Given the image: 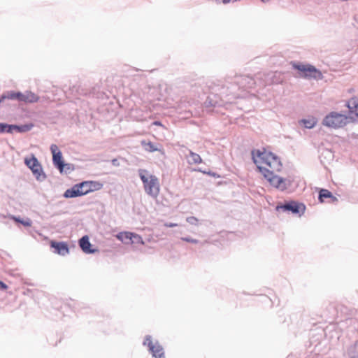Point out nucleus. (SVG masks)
<instances>
[{"label": "nucleus", "mask_w": 358, "mask_h": 358, "mask_svg": "<svg viewBox=\"0 0 358 358\" xmlns=\"http://www.w3.org/2000/svg\"><path fill=\"white\" fill-rule=\"evenodd\" d=\"M141 144L144 147V148L146 151L152 152L159 150L158 148L150 141L145 142V141H143L141 142Z\"/></svg>", "instance_id": "b1692460"}, {"label": "nucleus", "mask_w": 358, "mask_h": 358, "mask_svg": "<svg viewBox=\"0 0 358 358\" xmlns=\"http://www.w3.org/2000/svg\"><path fill=\"white\" fill-rule=\"evenodd\" d=\"M131 236H132L131 237V244L132 243L141 244V245L144 244L143 240L140 235L135 234V233H132Z\"/></svg>", "instance_id": "c85d7f7f"}, {"label": "nucleus", "mask_w": 358, "mask_h": 358, "mask_svg": "<svg viewBox=\"0 0 358 358\" xmlns=\"http://www.w3.org/2000/svg\"><path fill=\"white\" fill-rule=\"evenodd\" d=\"M78 244L83 252L85 254H94L97 251L96 249L92 248V244L90 242L88 236H83L78 241Z\"/></svg>", "instance_id": "f8f14e48"}, {"label": "nucleus", "mask_w": 358, "mask_h": 358, "mask_svg": "<svg viewBox=\"0 0 358 358\" xmlns=\"http://www.w3.org/2000/svg\"><path fill=\"white\" fill-rule=\"evenodd\" d=\"M182 240L184 241L188 242V243H199V240L194 239L191 237H183V238H182Z\"/></svg>", "instance_id": "f704fd0d"}, {"label": "nucleus", "mask_w": 358, "mask_h": 358, "mask_svg": "<svg viewBox=\"0 0 358 358\" xmlns=\"http://www.w3.org/2000/svg\"><path fill=\"white\" fill-rule=\"evenodd\" d=\"M61 173H64L69 174L74 170V166L72 164L65 163L64 162V166L62 168L57 169Z\"/></svg>", "instance_id": "393cba45"}, {"label": "nucleus", "mask_w": 358, "mask_h": 358, "mask_svg": "<svg viewBox=\"0 0 358 358\" xmlns=\"http://www.w3.org/2000/svg\"><path fill=\"white\" fill-rule=\"evenodd\" d=\"M252 159L254 164H256L257 166H261L262 164H269L268 161H270L271 156H272V152H267L265 150L261 151L260 150H252L251 152Z\"/></svg>", "instance_id": "39448f33"}, {"label": "nucleus", "mask_w": 358, "mask_h": 358, "mask_svg": "<svg viewBox=\"0 0 358 358\" xmlns=\"http://www.w3.org/2000/svg\"><path fill=\"white\" fill-rule=\"evenodd\" d=\"M144 345H148L149 350L152 353V356L155 358H164V349L156 342L155 344L152 343V337L149 335L146 336L145 341H143Z\"/></svg>", "instance_id": "423d86ee"}, {"label": "nucleus", "mask_w": 358, "mask_h": 358, "mask_svg": "<svg viewBox=\"0 0 358 358\" xmlns=\"http://www.w3.org/2000/svg\"><path fill=\"white\" fill-rule=\"evenodd\" d=\"M8 289V285L4 283L3 281L0 280V290H6Z\"/></svg>", "instance_id": "c9c22d12"}, {"label": "nucleus", "mask_w": 358, "mask_h": 358, "mask_svg": "<svg viewBox=\"0 0 358 358\" xmlns=\"http://www.w3.org/2000/svg\"><path fill=\"white\" fill-rule=\"evenodd\" d=\"M234 83L243 90L253 88L256 83L254 78L247 75L234 76Z\"/></svg>", "instance_id": "0eeeda50"}, {"label": "nucleus", "mask_w": 358, "mask_h": 358, "mask_svg": "<svg viewBox=\"0 0 358 358\" xmlns=\"http://www.w3.org/2000/svg\"><path fill=\"white\" fill-rule=\"evenodd\" d=\"M345 106L348 108L350 114H355L358 108V99L357 97L351 98L346 102Z\"/></svg>", "instance_id": "aec40b11"}, {"label": "nucleus", "mask_w": 358, "mask_h": 358, "mask_svg": "<svg viewBox=\"0 0 358 358\" xmlns=\"http://www.w3.org/2000/svg\"><path fill=\"white\" fill-rule=\"evenodd\" d=\"M213 98H215V95H213V97L209 96L205 101V105L206 107H216L222 106V103L218 101L217 99L214 100Z\"/></svg>", "instance_id": "5701e85b"}, {"label": "nucleus", "mask_w": 358, "mask_h": 358, "mask_svg": "<svg viewBox=\"0 0 358 358\" xmlns=\"http://www.w3.org/2000/svg\"><path fill=\"white\" fill-rule=\"evenodd\" d=\"M132 232L124 231L120 232L116 235V238L124 244H131Z\"/></svg>", "instance_id": "6ab92c4d"}, {"label": "nucleus", "mask_w": 358, "mask_h": 358, "mask_svg": "<svg viewBox=\"0 0 358 358\" xmlns=\"http://www.w3.org/2000/svg\"><path fill=\"white\" fill-rule=\"evenodd\" d=\"M178 224H176V223H166L165 224V226L168 227H176Z\"/></svg>", "instance_id": "58836bf2"}, {"label": "nucleus", "mask_w": 358, "mask_h": 358, "mask_svg": "<svg viewBox=\"0 0 358 358\" xmlns=\"http://www.w3.org/2000/svg\"><path fill=\"white\" fill-rule=\"evenodd\" d=\"M271 185L282 191L287 188V180L274 173L267 179Z\"/></svg>", "instance_id": "9b49d317"}, {"label": "nucleus", "mask_w": 358, "mask_h": 358, "mask_svg": "<svg viewBox=\"0 0 358 358\" xmlns=\"http://www.w3.org/2000/svg\"><path fill=\"white\" fill-rule=\"evenodd\" d=\"M12 219L14 220L16 222L22 224L24 227H31L32 224V222L29 218L22 220L20 217L13 216Z\"/></svg>", "instance_id": "bb28decb"}, {"label": "nucleus", "mask_w": 358, "mask_h": 358, "mask_svg": "<svg viewBox=\"0 0 358 358\" xmlns=\"http://www.w3.org/2000/svg\"><path fill=\"white\" fill-rule=\"evenodd\" d=\"M201 162L202 159L199 154L189 151V157L188 159V163L189 164H197Z\"/></svg>", "instance_id": "412c9836"}, {"label": "nucleus", "mask_w": 358, "mask_h": 358, "mask_svg": "<svg viewBox=\"0 0 358 358\" xmlns=\"http://www.w3.org/2000/svg\"><path fill=\"white\" fill-rule=\"evenodd\" d=\"M80 183V189L83 192V195H86L92 192L100 190L103 185L99 181L86 180Z\"/></svg>", "instance_id": "6e6552de"}, {"label": "nucleus", "mask_w": 358, "mask_h": 358, "mask_svg": "<svg viewBox=\"0 0 358 358\" xmlns=\"http://www.w3.org/2000/svg\"><path fill=\"white\" fill-rule=\"evenodd\" d=\"M6 92L7 94V99L15 100V91H7Z\"/></svg>", "instance_id": "72a5a7b5"}, {"label": "nucleus", "mask_w": 358, "mask_h": 358, "mask_svg": "<svg viewBox=\"0 0 358 358\" xmlns=\"http://www.w3.org/2000/svg\"><path fill=\"white\" fill-rule=\"evenodd\" d=\"M278 211H290L294 214L303 213L306 206L303 203H298L294 201H286L285 203L276 206Z\"/></svg>", "instance_id": "20e7f679"}, {"label": "nucleus", "mask_w": 358, "mask_h": 358, "mask_svg": "<svg viewBox=\"0 0 358 358\" xmlns=\"http://www.w3.org/2000/svg\"><path fill=\"white\" fill-rule=\"evenodd\" d=\"M331 199V202H336L338 201V199L333 195V197L330 198Z\"/></svg>", "instance_id": "a19ab883"}, {"label": "nucleus", "mask_w": 358, "mask_h": 358, "mask_svg": "<svg viewBox=\"0 0 358 358\" xmlns=\"http://www.w3.org/2000/svg\"><path fill=\"white\" fill-rule=\"evenodd\" d=\"M208 174L209 175H212V176H215V175L214 173H210V172H209Z\"/></svg>", "instance_id": "c03bdc74"}, {"label": "nucleus", "mask_w": 358, "mask_h": 358, "mask_svg": "<svg viewBox=\"0 0 358 358\" xmlns=\"http://www.w3.org/2000/svg\"><path fill=\"white\" fill-rule=\"evenodd\" d=\"M15 100L19 102H23L24 100V92H16L15 93Z\"/></svg>", "instance_id": "473e14b6"}, {"label": "nucleus", "mask_w": 358, "mask_h": 358, "mask_svg": "<svg viewBox=\"0 0 358 358\" xmlns=\"http://www.w3.org/2000/svg\"><path fill=\"white\" fill-rule=\"evenodd\" d=\"M344 358H358V340L346 346L343 351Z\"/></svg>", "instance_id": "ddd939ff"}, {"label": "nucleus", "mask_w": 358, "mask_h": 358, "mask_svg": "<svg viewBox=\"0 0 358 358\" xmlns=\"http://www.w3.org/2000/svg\"><path fill=\"white\" fill-rule=\"evenodd\" d=\"M333 197V194L331 192L326 189H321L319 192V201L322 203L324 202V199Z\"/></svg>", "instance_id": "4be33fe9"}, {"label": "nucleus", "mask_w": 358, "mask_h": 358, "mask_svg": "<svg viewBox=\"0 0 358 358\" xmlns=\"http://www.w3.org/2000/svg\"><path fill=\"white\" fill-rule=\"evenodd\" d=\"M33 127V124H25L22 125L10 124V134H13L14 131L18 133H25L29 131Z\"/></svg>", "instance_id": "dca6fc26"}, {"label": "nucleus", "mask_w": 358, "mask_h": 358, "mask_svg": "<svg viewBox=\"0 0 358 358\" xmlns=\"http://www.w3.org/2000/svg\"><path fill=\"white\" fill-rule=\"evenodd\" d=\"M46 99H47V98L45 96L41 97V100L44 101V100H46Z\"/></svg>", "instance_id": "37998d69"}, {"label": "nucleus", "mask_w": 358, "mask_h": 358, "mask_svg": "<svg viewBox=\"0 0 358 358\" xmlns=\"http://www.w3.org/2000/svg\"><path fill=\"white\" fill-rule=\"evenodd\" d=\"M51 248L54 249V252L61 256H66L69 253V245L65 242H57L52 241L50 242Z\"/></svg>", "instance_id": "9d476101"}, {"label": "nucleus", "mask_w": 358, "mask_h": 358, "mask_svg": "<svg viewBox=\"0 0 358 358\" xmlns=\"http://www.w3.org/2000/svg\"><path fill=\"white\" fill-rule=\"evenodd\" d=\"M50 151L52 154V162L54 166L57 169L62 168L64 166V160L62 158V154L58 147L55 144L51 145Z\"/></svg>", "instance_id": "1a4fd4ad"}, {"label": "nucleus", "mask_w": 358, "mask_h": 358, "mask_svg": "<svg viewBox=\"0 0 358 358\" xmlns=\"http://www.w3.org/2000/svg\"><path fill=\"white\" fill-rule=\"evenodd\" d=\"M291 64L294 69L303 73L302 77L305 78H313L315 80H322L323 76L322 72L310 64H303L292 62Z\"/></svg>", "instance_id": "f03ea898"}, {"label": "nucleus", "mask_w": 358, "mask_h": 358, "mask_svg": "<svg viewBox=\"0 0 358 358\" xmlns=\"http://www.w3.org/2000/svg\"><path fill=\"white\" fill-rule=\"evenodd\" d=\"M7 99V94L5 92L3 94H2L0 96V103L3 102L4 100Z\"/></svg>", "instance_id": "e433bc0d"}, {"label": "nucleus", "mask_w": 358, "mask_h": 358, "mask_svg": "<svg viewBox=\"0 0 358 358\" xmlns=\"http://www.w3.org/2000/svg\"><path fill=\"white\" fill-rule=\"evenodd\" d=\"M186 220L189 224L192 225H196L198 222V219L194 216L187 217Z\"/></svg>", "instance_id": "2f4dec72"}, {"label": "nucleus", "mask_w": 358, "mask_h": 358, "mask_svg": "<svg viewBox=\"0 0 358 358\" xmlns=\"http://www.w3.org/2000/svg\"><path fill=\"white\" fill-rule=\"evenodd\" d=\"M154 124H155V125H162V123H161L160 122H159V121H156V122H154Z\"/></svg>", "instance_id": "79ce46f5"}, {"label": "nucleus", "mask_w": 358, "mask_h": 358, "mask_svg": "<svg viewBox=\"0 0 358 358\" xmlns=\"http://www.w3.org/2000/svg\"><path fill=\"white\" fill-rule=\"evenodd\" d=\"M37 158L34 155H32V157L30 159L25 158L24 163L28 166V168L31 169L33 166H34L35 163L37 162Z\"/></svg>", "instance_id": "c756f323"}, {"label": "nucleus", "mask_w": 358, "mask_h": 358, "mask_svg": "<svg viewBox=\"0 0 358 358\" xmlns=\"http://www.w3.org/2000/svg\"><path fill=\"white\" fill-rule=\"evenodd\" d=\"M346 123L347 117L336 112L330 113L322 120L323 125L334 129L343 127Z\"/></svg>", "instance_id": "7ed1b4c3"}, {"label": "nucleus", "mask_w": 358, "mask_h": 358, "mask_svg": "<svg viewBox=\"0 0 358 358\" xmlns=\"http://www.w3.org/2000/svg\"><path fill=\"white\" fill-rule=\"evenodd\" d=\"M41 101V96L29 90L24 92L23 103H34Z\"/></svg>", "instance_id": "f3484780"}, {"label": "nucleus", "mask_w": 358, "mask_h": 358, "mask_svg": "<svg viewBox=\"0 0 358 358\" xmlns=\"http://www.w3.org/2000/svg\"><path fill=\"white\" fill-rule=\"evenodd\" d=\"M111 164L114 166H120V162L118 161L117 159H112L111 161Z\"/></svg>", "instance_id": "4c0bfd02"}, {"label": "nucleus", "mask_w": 358, "mask_h": 358, "mask_svg": "<svg viewBox=\"0 0 358 358\" xmlns=\"http://www.w3.org/2000/svg\"><path fill=\"white\" fill-rule=\"evenodd\" d=\"M355 117H352L355 121H357L358 122V113H355Z\"/></svg>", "instance_id": "ea45409f"}, {"label": "nucleus", "mask_w": 358, "mask_h": 358, "mask_svg": "<svg viewBox=\"0 0 358 358\" xmlns=\"http://www.w3.org/2000/svg\"><path fill=\"white\" fill-rule=\"evenodd\" d=\"M268 162L269 164H267V166L272 169L273 171H280L281 170L282 163L279 157H278L273 153H272V156H271V159L270 161H268Z\"/></svg>", "instance_id": "a211bd4d"}, {"label": "nucleus", "mask_w": 358, "mask_h": 358, "mask_svg": "<svg viewBox=\"0 0 358 358\" xmlns=\"http://www.w3.org/2000/svg\"><path fill=\"white\" fill-rule=\"evenodd\" d=\"M261 1H262V2H264V3H265V2L268 1L269 0H261Z\"/></svg>", "instance_id": "a18cd8bd"}, {"label": "nucleus", "mask_w": 358, "mask_h": 358, "mask_svg": "<svg viewBox=\"0 0 358 358\" xmlns=\"http://www.w3.org/2000/svg\"><path fill=\"white\" fill-rule=\"evenodd\" d=\"M81 196L84 195L83 192H82L80 189V183L76 184L72 187L66 189L63 194V196L66 199L76 198Z\"/></svg>", "instance_id": "4468645a"}, {"label": "nucleus", "mask_w": 358, "mask_h": 358, "mask_svg": "<svg viewBox=\"0 0 358 358\" xmlns=\"http://www.w3.org/2000/svg\"><path fill=\"white\" fill-rule=\"evenodd\" d=\"M138 172L146 194L152 198H157L160 191L157 177L155 175L150 174L149 171L146 169H140Z\"/></svg>", "instance_id": "f257e3e1"}, {"label": "nucleus", "mask_w": 358, "mask_h": 358, "mask_svg": "<svg viewBox=\"0 0 358 358\" xmlns=\"http://www.w3.org/2000/svg\"><path fill=\"white\" fill-rule=\"evenodd\" d=\"M33 175L38 181H43L46 178V175L43 171V168L38 160L35 163L34 166L31 169Z\"/></svg>", "instance_id": "2eb2a0df"}, {"label": "nucleus", "mask_w": 358, "mask_h": 358, "mask_svg": "<svg viewBox=\"0 0 358 358\" xmlns=\"http://www.w3.org/2000/svg\"><path fill=\"white\" fill-rule=\"evenodd\" d=\"M257 168L266 180L273 174V171H270L266 167L258 166Z\"/></svg>", "instance_id": "a878e982"}, {"label": "nucleus", "mask_w": 358, "mask_h": 358, "mask_svg": "<svg viewBox=\"0 0 358 358\" xmlns=\"http://www.w3.org/2000/svg\"><path fill=\"white\" fill-rule=\"evenodd\" d=\"M301 122L303 125L307 129H312L316 124V121L315 119H303Z\"/></svg>", "instance_id": "cd10ccee"}, {"label": "nucleus", "mask_w": 358, "mask_h": 358, "mask_svg": "<svg viewBox=\"0 0 358 358\" xmlns=\"http://www.w3.org/2000/svg\"><path fill=\"white\" fill-rule=\"evenodd\" d=\"M10 134V124L0 122V134Z\"/></svg>", "instance_id": "7c9ffc66"}]
</instances>
